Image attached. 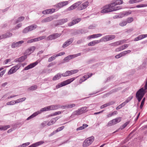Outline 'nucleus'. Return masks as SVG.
Wrapping results in <instances>:
<instances>
[{"instance_id": "412c9836", "label": "nucleus", "mask_w": 147, "mask_h": 147, "mask_svg": "<svg viewBox=\"0 0 147 147\" xmlns=\"http://www.w3.org/2000/svg\"><path fill=\"white\" fill-rule=\"evenodd\" d=\"M54 18L53 16L48 17L42 20L41 21V22L42 23H44L50 22Z\"/></svg>"}, {"instance_id": "a19ab883", "label": "nucleus", "mask_w": 147, "mask_h": 147, "mask_svg": "<svg viewBox=\"0 0 147 147\" xmlns=\"http://www.w3.org/2000/svg\"><path fill=\"white\" fill-rule=\"evenodd\" d=\"M133 97V96H129L126 99L125 102L126 103H127L132 99Z\"/></svg>"}, {"instance_id": "7c9ffc66", "label": "nucleus", "mask_w": 147, "mask_h": 147, "mask_svg": "<svg viewBox=\"0 0 147 147\" xmlns=\"http://www.w3.org/2000/svg\"><path fill=\"white\" fill-rule=\"evenodd\" d=\"M88 126V125L87 124H83L82 126H80L76 130L78 131L79 130H82L84 129Z\"/></svg>"}, {"instance_id": "5701e85b", "label": "nucleus", "mask_w": 147, "mask_h": 147, "mask_svg": "<svg viewBox=\"0 0 147 147\" xmlns=\"http://www.w3.org/2000/svg\"><path fill=\"white\" fill-rule=\"evenodd\" d=\"M36 48L34 46H32L30 47L26 51V52L29 55L33 53L35 49Z\"/></svg>"}, {"instance_id": "3c124183", "label": "nucleus", "mask_w": 147, "mask_h": 147, "mask_svg": "<svg viewBox=\"0 0 147 147\" xmlns=\"http://www.w3.org/2000/svg\"><path fill=\"white\" fill-rule=\"evenodd\" d=\"M61 2L63 7L67 5L69 3L68 1H62Z\"/></svg>"}, {"instance_id": "aec40b11", "label": "nucleus", "mask_w": 147, "mask_h": 147, "mask_svg": "<svg viewBox=\"0 0 147 147\" xmlns=\"http://www.w3.org/2000/svg\"><path fill=\"white\" fill-rule=\"evenodd\" d=\"M44 142L43 141H40L37 142L33 144L32 145L29 146L28 147H36L40 145H41L44 143Z\"/></svg>"}, {"instance_id": "f03ea898", "label": "nucleus", "mask_w": 147, "mask_h": 147, "mask_svg": "<svg viewBox=\"0 0 147 147\" xmlns=\"http://www.w3.org/2000/svg\"><path fill=\"white\" fill-rule=\"evenodd\" d=\"M113 37H102L101 39L98 40H95L91 42L88 43L89 46H94L96 44L102 41H107L113 39Z\"/></svg>"}, {"instance_id": "ddd939ff", "label": "nucleus", "mask_w": 147, "mask_h": 147, "mask_svg": "<svg viewBox=\"0 0 147 147\" xmlns=\"http://www.w3.org/2000/svg\"><path fill=\"white\" fill-rule=\"evenodd\" d=\"M38 63L37 61L30 64V65L26 67L24 69V70H27L34 67Z\"/></svg>"}, {"instance_id": "c85d7f7f", "label": "nucleus", "mask_w": 147, "mask_h": 147, "mask_svg": "<svg viewBox=\"0 0 147 147\" xmlns=\"http://www.w3.org/2000/svg\"><path fill=\"white\" fill-rule=\"evenodd\" d=\"M112 120L114 125H115L120 122L121 120V118L118 117L113 119Z\"/></svg>"}, {"instance_id": "09e8293b", "label": "nucleus", "mask_w": 147, "mask_h": 147, "mask_svg": "<svg viewBox=\"0 0 147 147\" xmlns=\"http://www.w3.org/2000/svg\"><path fill=\"white\" fill-rule=\"evenodd\" d=\"M96 25L95 24H93L89 26L88 28L89 29H94L96 27Z\"/></svg>"}, {"instance_id": "20e7f679", "label": "nucleus", "mask_w": 147, "mask_h": 147, "mask_svg": "<svg viewBox=\"0 0 147 147\" xmlns=\"http://www.w3.org/2000/svg\"><path fill=\"white\" fill-rule=\"evenodd\" d=\"M75 79V78H73L69 79L65 81H63L61 82V83L58 84L56 85V88L58 89L63 86H64L68 84H69L71 82L74 81Z\"/></svg>"}, {"instance_id": "a878e982", "label": "nucleus", "mask_w": 147, "mask_h": 147, "mask_svg": "<svg viewBox=\"0 0 147 147\" xmlns=\"http://www.w3.org/2000/svg\"><path fill=\"white\" fill-rule=\"evenodd\" d=\"M61 76V74L60 73H58L53 77L52 80L53 81L58 80L60 78Z\"/></svg>"}, {"instance_id": "5fc2aeb1", "label": "nucleus", "mask_w": 147, "mask_h": 147, "mask_svg": "<svg viewBox=\"0 0 147 147\" xmlns=\"http://www.w3.org/2000/svg\"><path fill=\"white\" fill-rule=\"evenodd\" d=\"M7 105H14V100L8 102L6 103Z\"/></svg>"}, {"instance_id": "f3484780", "label": "nucleus", "mask_w": 147, "mask_h": 147, "mask_svg": "<svg viewBox=\"0 0 147 147\" xmlns=\"http://www.w3.org/2000/svg\"><path fill=\"white\" fill-rule=\"evenodd\" d=\"M131 11L123 12L120 13V18L123 17L125 16H127L131 14Z\"/></svg>"}, {"instance_id": "c756f323", "label": "nucleus", "mask_w": 147, "mask_h": 147, "mask_svg": "<svg viewBox=\"0 0 147 147\" xmlns=\"http://www.w3.org/2000/svg\"><path fill=\"white\" fill-rule=\"evenodd\" d=\"M73 58L74 57H73V56L72 55H69L64 58V61L65 62H67L69 60Z\"/></svg>"}, {"instance_id": "f257e3e1", "label": "nucleus", "mask_w": 147, "mask_h": 147, "mask_svg": "<svg viewBox=\"0 0 147 147\" xmlns=\"http://www.w3.org/2000/svg\"><path fill=\"white\" fill-rule=\"evenodd\" d=\"M123 3V1L121 0H117L114 2L104 6L103 7V9L101 11V13H106L121 9L122 7L120 6H115L117 5L121 4Z\"/></svg>"}, {"instance_id": "de8ad7c7", "label": "nucleus", "mask_w": 147, "mask_h": 147, "mask_svg": "<svg viewBox=\"0 0 147 147\" xmlns=\"http://www.w3.org/2000/svg\"><path fill=\"white\" fill-rule=\"evenodd\" d=\"M76 105L74 104L67 105V109L71 108L75 106Z\"/></svg>"}, {"instance_id": "774afa93", "label": "nucleus", "mask_w": 147, "mask_h": 147, "mask_svg": "<svg viewBox=\"0 0 147 147\" xmlns=\"http://www.w3.org/2000/svg\"><path fill=\"white\" fill-rule=\"evenodd\" d=\"M81 55V53H78L76 54L72 55L73 56V57H74V58L80 55Z\"/></svg>"}, {"instance_id": "423d86ee", "label": "nucleus", "mask_w": 147, "mask_h": 147, "mask_svg": "<svg viewBox=\"0 0 147 147\" xmlns=\"http://www.w3.org/2000/svg\"><path fill=\"white\" fill-rule=\"evenodd\" d=\"M87 107H82L81 108L77 110L74 111L73 114L74 115H80L87 111Z\"/></svg>"}, {"instance_id": "b1692460", "label": "nucleus", "mask_w": 147, "mask_h": 147, "mask_svg": "<svg viewBox=\"0 0 147 147\" xmlns=\"http://www.w3.org/2000/svg\"><path fill=\"white\" fill-rule=\"evenodd\" d=\"M68 21L67 18L62 19L58 20V25H61L66 22Z\"/></svg>"}, {"instance_id": "6e6552de", "label": "nucleus", "mask_w": 147, "mask_h": 147, "mask_svg": "<svg viewBox=\"0 0 147 147\" xmlns=\"http://www.w3.org/2000/svg\"><path fill=\"white\" fill-rule=\"evenodd\" d=\"M131 52V51L130 50L124 51L116 55L115 57L116 58L118 59L124 56L127 54L130 53Z\"/></svg>"}, {"instance_id": "2eb2a0df", "label": "nucleus", "mask_w": 147, "mask_h": 147, "mask_svg": "<svg viewBox=\"0 0 147 147\" xmlns=\"http://www.w3.org/2000/svg\"><path fill=\"white\" fill-rule=\"evenodd\" d=\"M129 46L128 44H124L123 45L116 48L115 50L116 52H119L123 50L128 47Z\"/></svg>"}, {"instance_id": "0e129e2a", "label": "nucleus", "mask_w": 147, "mask_h": 147, "mask_svg": "<svg viewBox=\"0 0 147 147\" xmlns=\"http://www.w3.org/2000/svg\"><path fill=\"white\" fill-rule=\"evenodd\" d=\"M61 111H58L57 112H55L53 114V115H59L61 113Z\"/></svg>"}, {"instance_id": "a211bd4d", "label": "nucleus", "mask_w": 147, "mask_h": 147, "mask_svg": "<svg viewBox=\"0 0 147 147\" xmlns=\"http://www.w3.org/2000/svg\"><path fill=\"white\" fill-rule=\"evenodd\" d=\"M50 110H56L60 108V105H55L49 106Z\"/></svg>"}, {"instance_id": "f704fd0d", "label": "nucleus", "mask_w": 147, "mask_h": 147, "mask_svg": "<svg viewBox=\"0 0 147 147\" xmlns=\"http://www.w3.org/2000/svg\"><path fill=\"white\" fill-rule=\"evenodd\" d=\"M24 19V17L23 16H21L19 17L16 22L15 24H16L18 23L19 22L22 21Z\"/></svg>"}, {"instance_id": "052dcab7", "label": "nucleus", "mask_w": 147, "mask_h": 147, "mask_svg": "<svg viewBox=\"0 0 147 147\" xmlns=\"http://www.w3.org/2000/svg\"><path fill=\"white\" fill-rule=\"evenodd\" d=\"M65 54V53L64 52H61L60 53H59L57 54L56 55H55L56 57L61 56V55H64Z\"/></svg>"}, {"instance_id": "9d476101", "label": "nucleus", "mask_w": 147, "mask_h": 147, "mask_svg": "<svg viewBox=\"0 0 147 147\" xmlns=\"http://www.w3.org/2000/svg\"><path fill=\"white\" fill-rule=\"evenodd\" d=\"M81 3V2L80 1L77 2L68 7L67 9L68 10V11H70L76 8L80 5Z\"/></svg>"}, {"instance_id": "338daca9", "label": "nucleus", "mask_w": 147, "mask_h": 147, "mask_svg": "<svg viewBox=\"0 0 147 147\" xmlns=\"http://www.w3.org/2000/svg\"><path fill=\"white\" fill-rule=\"evenodd\" d=\"M11 60L10 59H7L4 61V63L5 64H6L9 62Z\"/></svg>"}, {"instance_id": "13d9d810", "label": "nucleus", "mask_w": 147, "mask_h": 147, "mask_svg": "<svg viewBox=\"0 0 147 147\" xmlns=\"http://www.w3.org/2000/svg\"><path fill=\"white\" fill-rule=\"evenodd\" d=\"M81 20L80 18H78L75 20H73L74 22L75 23V24L79 22Z\"/></svg>"}, {"instance_id": "9b49d317", "label": "nucleus", "mask_w": 147, "mask_h": 147, "mask_svg": "<svg viewBox=\"0 0 147 147\" xmlns=\"http://www.w3.org/2000/svg\"><path fill=\"white\" fill-rule=\"evenodd\" d=\"M24 42V41L23 40H21L16 43L13 42L11 45V47L12 48H14L19 47Z\"/></svg>"}, {"instance_id": "f8f14e48", "label": "nucleus", "mask_w": 147, "mask_h": 147, "mask_svg": "<svg viewBox=\"0 0 147 147\" xmlns=\"http://www.w3.org/2000/svg\"><path fill=\"white\" fill-rule=\"evenodd\" d=\"M19 68L18 66L17 65L13 67L9 70L8 74L10 75L15 73L19 69Z\"/></svg>"}, {"instance_id": "72a5a7b5", "label": "nucleus", "mask_w": 147, "mask_h": 147, "mask_svg": "<svg viewBox=\"0 0 147 147\" xmlns=\"http://www.w3.org/2000/svg\"><path fill=\"white\" fill-rule=\"evenodd\" d=\"M54 6L55 7L57 8L58 9H60L63 7L61 2L55 5Z\"/></svg>"}, {"instance_id": "864d4df0", "label": "nucleus", "mask_w": 147, "mask_h": 147, "mask_svg": "<svg viewBox=\"0 0 147 147\" xmlns=\"http://www.w3.org/2000/svg\"><path fill=\"white\" fill-rule=\"evenodd\" d=\"M75 24V23L74 22V21L73 20H72L71 22L69 23L68 24V26H71L74 25Z\"/></svg>"}, {"instance_id": "1a4fd4ad", "label": "nucleus", "mask_w": 147, "mask_h": 147, "mask_svg": "<svg viewBox=\"0 0 147 147\" xmlns=\"http://www.w3.org/2000/svg\"><path fill=\"white\" fill-rule=\"evenodd\" d=\"M89 5V3L88 1H86L81 4L78 8L80 10H83L85 9Z\"/></svg>"}, {"instance_id": "c9c22d12", "label": "nucleus", "mask_w": 147, "mask_h": 147, "mask_svg": "<svg viewBox=\"0 0 147 147\" xmlns=\"http://www.w3.org/2000/svg\"><path fill=\"white\" fill-rule=\"evenodd\" d=\"M61 34L55 33L50 35L49 37H60L61 36Z\"/></svg>"}, {"instance_id": "e433bc0d", "label": "nucleus", "mask_w": 147, "mask_h": 147, "mask_svg": "<svg viewBox=\"0 0 147 147\" xmlns=\"http://www.w3.org/2000/svg\"><path fill=\"white\" fill-rule=\"evenodd\" d=\"M12 34L11 33L7 32L3 35V37H11L12 36Z\"/></svg>"}, {"instance_id": "69168bd1", "label": "nucleus", "mask_w": 147, "mask_h": 147, "mask_svg": "<svg viewBox=\"0 0 147 147\" xmlns=\"http://www.w3.org/2000/svg\"><path fill=\"white\" fill-rule=\"evenodd\" d=\"M144 37H136L134 38V40L135 41H138V40H141Z\"/></svg>"}, {"instance_id": "49530a36", "label": "nucleus", "mask_w": 147, "mask_h": 147, "mask_svg": "<svg viewBox=\"0 0 147 147\" xmlns=\"http://www.w3.org/2000/svg\"><path fill=\"white\" fill-rule=\"evenodd\" d=\"M133 18L132 17H130L128 18L127 19V21H126L127 22V23H130L133 22Z\"/></svg>"}, {"instance_id": "cd10ccee", "label": "nucleus", "mask_w": 147, "mask_h": 147, "mask_svg": "<svg viewBox=\"0 0 147 147\" xmlns=\"http://www.w3.org/2000/svg\"><path fill=\"white\" fill-rule=\"evenodd\" d=\"M27 58V55H25L22 56L18 59L17 61L19 62H20L23 61Z\"/></svg>"}, {"instance_id": "39448f33", "label": "nucleus", "mask_w": 147, "mask_h": 147, "mask_svg": "<svg viewBox=\"0 0 147 147\" xmlns=\"http://www.w3.org/2000/svg\"><path fill=\"white\" fill-rule=\"evenodd\" d=\"M94 140V137L91 136L86 139L84 141L83 144V147H86L90 145Z\"/></svg>"}, {"instance_id": "ea45409f", "label": "nucleus", "mask_w": 147, "mask_h": 147, "mask_svg": "<svg viewBox=\"0 0 147 147\" xmlns=\"http://www.w3.org/2000/svg\"><path fill=\"white\" fill-rule=\"evenodd\" d=\"M103 35L102 34H94L90 36H89L88 37H100Z\"/></svg>"}, {"instance_id": "6ab92c4d", "label": "nucleus", "mask_w": 147, "mask_h": 147, "mask_svg": "<svg viewBox=\"0 0 147 147\" xmlns=\"http://www.w3.org/2000/svg\"><path fill=\"white\" fill-rule=\"evenodd\" d=\"M44 38L43 37H37L34 39H31L27 41L28 43H31L34 42H35L42 40Z\"/></svg>"}, {"instance_id": "473e14b6", "label": "nucleus", "mask_w": 147, "mask_h": 147, "mask_svg": "<svg viewBox=\"0 0 147 147\" xmlns=\"http://www.w3.org/2000/svg\"><path fill=\"white\" fill-rule=\"evenodd\" d=\"M51 10L50 9H48L43 11H42V13L44 14H49L51 13Z\"/></svg>"}, {"instance_id": "2f4dec72", "label": "nucleus", "mask_w": 147, "mask_h": 147, "mask_svg": "<svg viewBox=\"0 0 147 147\" xmlns=\"http://www.w3.org/2000/svg\"><path fill=\"white\" fill-rule=\"evenodd\" d=\"M37 88V86L36 85H34L28 88V90L30 91V90H36Z\"/></svg>"}, {"instance_id": "4c0bfd02", "label": "nucleus", "mask_w": 147, "mask_h": 147, "mask_svg": "<svg viewBox=\"0 0 147 147\" xmlns=\"http://www.w3.org/2000/svg\"><path fill=\"white\" fill-rule=\"evenodd\" d=\"M56 58V57L55 55H54L49 58L48 60V61L49 62H51L52 61L54 60V59H55Z\"/></svg>"}, {"instance_id": "58836bf2", "label": "nucleus", "mask_w": 147, "mask_h": 147, "mask_svg": "<svg viewBox=\"0 0 147 147\" xmlns=\"http://www.w3.org/2000/svg\"><path fill=\"white\" fill-rule=\"evenodd\" d=\"M147 7V4H141L136 6V7L137 8L142 7Z\"/></svg>"}, {"instance_id": "bf43d9fd", "label": "nucleus", "mask_w": 147, "mask_h": 147, "mask_svg": "<svg viewBox=\"0 0 147 147\" xmlns=\"http://www.w3.org/2000/svg\"><path fill=\"white\" fill-rule=\"evenodd\" d=\"M61 75L63 77H66L69 76L67 71H66L65 73L62 74Z\"/></svg>"}, {"instance_id": "bb28decb", "label": "nucleus", "mask_w": 147, "mask_h": 147, "mask_svg": "<svg viewBox=\"0 0 147 147\" xmlns=\"http://www.w3.org/2000/svg\"><path fill=\"white\" fill-rule=\"evenodd\" d=\"M125 41L126 40H119L115 42L114 43V45L115 46L119 45L124 43Z\"/></svg>"}, {"instance_id": "4d7b16f0", "label": "nucleus", "mask_w": 147, "mask_h": 147, "mask_svg": "<svg viewBox=\"0 0 147 147\" xmlns=\"http://www.w3.org/2000/svg\"><path fill=\"white\" fill-rule=\"evenodd\" d=\"M129 3L130 4H133L136 3V0H130L129 1Z\"/></svg>"}, {"instance_id": "603ef678", "label": "nucleus", "mask_w": 147, "mask_h": 147, "mask_svg": "<svg viewBox=\"0 0 147 147\" xmlns=\"http://www.w3.org/2000/svg\"><path fill=\"white\" fill-rule=\"evenodd\" d=\"M64 128V126H62L58 128L57 130H56V131L58 132L60 131H61L63 130Z\"/></svg>"}, {"instance_id": "680f3d73", "label": "nucleus", "mask_w": 147, "mask_h": 147, "mask_svg": "<svg viewBox=\"0 0 147 147\" xmlns=\"http://www.w3.org/2000/svg\"><path fill=\"white\" fill-rule=\"evenodd\" d=\"M46 123L45 121L42 123L41 125V127L43 128L46 126Z\"/></svg>"}, {"instance_id": "37998d69", "label": "nucleus", "mask_w": 147, "mask_h": 147, "mask_svg": "<svg viewBox=\"0 0 147 147\" xmlns=\"http://www.w3.org/2000/svg\"><path fill=\"white\" fill-rule=\"evenodd\" d=\"M129 123L128 122H126L120 127V129H123L127 126V125L129 124Z\"/></svg>"}, {"instance_id": "7ed1b4c3", "label": "nucleus", "mask_w": 147, "mask_h": 147, "mask_svg": "<svg viewBox=\"0 0 147 147\" xmlns=\"http://www.w3.org/2000/svg\"><path fill=\"white\" fill-rule=\"evenodd\" d=\"M48 111H50L49 106L42 108L39 111H38L34 113L32 115L28 117L26 119L27 120H28L35 117L38 114L42 112Z\"/></svg>"}, {"instance_id": "a18cd8bd", "label": "nucleus", "mask_w": 147, "mask_h": 147, "mask_svg": "<svg viewBox=\"0 0 147 147\" xmlns=\"http://www.w3.org/2000/svg\"><path fill=\"white\" fill-rule=\"evenodd\" d=\"M127 23V22L126 21H124L121 22V23H120L119 24V25L120 26H124L126 25Z\"/></svg>"}, {"instance_id": "6e6d98bb", "label": "nucleus", "mask_w": 147, "mask_h": 147, "mask_svg": "<svg viewBox=\"0 0 147 147\" xmlns=\"http://www.w3.org/2000/svg\"><path fill=\"white\" fill-rule=\"evenodd\" d=\"M26 99V98L25 97L22 98L18 99V100L19 102H22L23 101L25 100Z\"/></svg>"}, {"instance_id": "4468645a", "label": "nucleus", "mask_w": 147, "mask_h": 147, "mask_svg": "<svg viewBox=\"0 0 147 147\" xmlns=\"http://www.w3.org/2000/svg\"><path fill=\"white\" fill-rule=\"evenodd\" d=\"M92 75V73H90L89 74L84 75L83 77L80 79L79 81L80 83H81L83 82L84 81L87 79L91 77Z\"/></svg>"}, {"instance_id": "0eeeda50", "label": "nucleus", "mask_w": 147, "mask_h": 147, "mask_svg": "<svg viewBox=\"0 0 147 147\" xmlns=\"http://www.w3.org/2000/svg\"><path fill=\"white\" fill-rule=\"evenodd\" d=\"M37 27L36 24H33L25 28L22 31L23 33H26L29 32L31 31L36 29Z\"/></svg>"}, {"instance_id": "393cba45", "label": "nucleus", "mask_w": 147, "mask_h": 147, "mask_svg": "<svg viewBox=\"0 0 147 147\" xmlns=\"http://www.w3.org/2000/svg\"><path fill=\"white\" fill-rule=\"evenodd\" d=\"M115 103V102L114 101H111L105 104L102 105L100 107V108L101 109L104 108H105Z\"/></svg>"}, {"instance_id": "e2e57ef3", "label": "nucleus", "mask_w": 147, "mask_h": 147, "mask_svg": "<svg viewBox=\"0 0 147 147\" xmlns=\"http://www.w3.org/2000/svg\"><path fill=\"white\" fill-rule=\"evenodd\" d=\"M22 26V23H20L18 24L16 26L15 28L16 29H18Z\"/></svg>"}, {"instance_id": "79ce46f5", "label": "nucleus", "mask_w": 147, "mask_h": 147, "mask_svg": "<svg viewBox=\"0 0 147 147\" xmlns=\"http://www.w3.org/2000/svg\"><path fill=\"white\" fill-rule=\"evenodd\" d=\"M10 127L9 125H7L5 126H4L2 127H0V129L2 130H6L7 129L9 128Z\"/></svg>"}, {"instance_id": "4be33fe9", "label": "nucleus", "mask_w": 147, "mask_h": 147, "mask_svg": "<svg viewBox=\"0 0 147 147\" xmlns=\"http://www.w3.org/2000/svg\"><path fill=\"white\" fill-rule=\"evenodd\" d=\"M59 118L60 117H57L52 119L47 123L48 125L50 126L53 125Z\"/></svg>"}, {"instance_id": "dca6fc26", "label": "nucleus", "mask_w": 147, "mask_h": 147, "mask_svg": "<svg viewBox=\"0 0 147 147\" xmlns=\"http://www.w3.org/2000/svg\"><path fill=\"white\" fill-rule=\"evenodd\" d=\"M73 41V40L72 38L70 39L63 44L62 46L64 48L67 47L72 43Z\"/></svg>"}, {"instance_id": "8fccbe9b", "label": "nucleus", "mask_w": 147, "mask_h": 147, "mask_svg": "<svg viewBox=\"0 0 147 147\" xmlns=\"http://www.w3.org/2000/svg\"><path fill=\"white\" fill-rule=\"evenodd\" d=\"M114 125L113 122V121L112 120L110 121L107 123V126H112V125Z\"/></svg>"}, {"instance_id": "c03bdc74", "label": "nucleus", "mask_w": 147, "mask_h": 147, "mask_svg": "<svg viewBox=\"0 0 147 147\" xmlns=\"http://www.w3.org/2000/svg\"><path fill=\"white\" fill-rule=\"evenodd\" d=\"M145 100V98L144 97L142 99V100L141 102V103L140 105V108L141 109H142V108L143 107L144 104V102Z\"/></svg>"}]
</instances>
